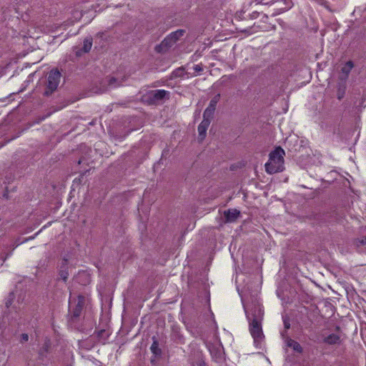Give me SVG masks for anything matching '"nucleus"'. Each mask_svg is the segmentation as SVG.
<instances>
[{
	"instance_id": "7",
	"label": "nucleus",
	"mask_w": 366,
	"mask_h": 366,
	"mask_svg": "<svg viewBox=\"0 0 366 366\" xmlns=\"http://www.w3.org/2000/svg\"><path fill=\"white\" fill-rule=\"evenodd\" d=\"M224 217L227 222H234L239 216V212L237 209H228L224 213Z\"/></svg>"
},
{
	"instance_id": "4",
	"label": "nucleus",
	"mask_w": 366,
	"mask_h": 366,
	"mask_svg": "<svg viewBox=\"0 0 366 366\" xmlns=\"http://www.w3.org/2000/svg\"><path fill=\"white\" fill-rule=\"evenodd\" d=\"M244 308L248 320H262L264 312L262 306L259 303H255L250 311H249V309L244 305Z\"/></svg>"
},
{
	"instance_id": "14",
	"label": "nucleus",
	"mask_w": 366,
	"mask_h": 366,
	"mask_svg": "<svg viewBox=\"0 0 366 366\" xmlns=\"http://www.w3.org/2000/svg\"><path fill=\"white\" fill-rule=\"evenodd\" d=\"M214 111L213 109H209L208 107L205 109L203 114V119L208 120L211 122V119L212 118L213 114Z\"/></svg>"
},
{
	"instance_id": "5",
	"label": "nucleus",
	"mask_w": 366,
	"mask_h": 366,
	"mask_svg": "<svg viewBox=\"0 0 366 366\" xmlns=\"http://www.w3.org/2000/svg\"><path fill=\"white\" fill-rule=\"evenodd\" d=\"M169 92L164 89L152 91L150 93V97L154 102L160 101L166 97H169Z\"/></svg>"
},
{
	"instance_id": "6",
	"label": "nucleus",
	"mask_w": 366,
	"mask_h": 366,
	"mask_svg": "<svg viewBox=\"0 0 366 366\" xmlns=\"http://www.w3.org/2000/svg\"><path fill=\"white\" fill-rule=\"evenodd\" d=\"M210 124L209 121L202 120L198 127L199 138L202 141L206 136V132L209 125Z\"/></svg>"
},
{
	"instance_id": "1",
	"label": "nucleus",
	"mask_w": 366,
	"mask_h": 366,
	"mask_svg": "<svg viewBox=\"0 0 366 366\" xmlns=\"http://www.w3.org/2000/svg\"><path fill=\"white\" fill-rule=\"evenodd\" d=\"M285 152L281 147H277L269 154L268 162L265 164V170L269 174L282 172L284 169V156Z\"/></svg>"
},
{
	"instance_id": "26",
	"label": "nucleus",
	"mask_w": 366,
	"mask_h": 366,
	"mask_svg": "<svg viewBox=\"0 0 366 366\" xmlns=\"http://www.w3.org/2000/svg\"><path fill=\"white\" fill-rule=\"evenodd\" d=\"M284 325L286 330L289 329L290 327L289 322H287L285 319H284Z\"/></svg>"
},
{
	"instance_id": "12",
	"label": "nucleus",
	"mask_w": 366,
	"mask_h": 366,
	"mask_svg": "<svg viewBox=\"0 0 366 366\" xmlns=\"http://www.w3.org/2000/svg\"><path fill=\"white\" fill-rule=\"evenodd\" d=\"M84 297H82V296L78 297V302L76 304V308L75 311L74 312V316L77 317L79 315L80 311L84 305Z\"/></svg>"
},
{
	"instance_id": "22",
	"label": "nucleus",
	"mask_w": 366,
	"mask_h": 366,
	"mask_svg": "<svg viewBox=\"0 0 366 366\" xmlns=\"http://www.w3.org/2000/svg\"><path fill=\"white\" fill-rule=\"evenodd\" d=\"M193 69L196 73H199L203 70L202 66L200 64L194 65Z\"/></svg>"
},
{
	"instance_id": "8",
	"label": "nucleus",
	"mask_w": 366,
	"mask_h": 366,
	"mask_svg": "<svg viewBox=\"0 0 366 366\" xmlns=\"http://www.w3.org/2000/svg\"><path fill=\"white\" fill-rule=\"evenodd\" d=\"M174 44V41H172V37L169 35L162 41V43L159 46L156 47V49L160 51L164 49L171 47Z\"/></svg>"
},
{
	"instance_id": "10",
	"label": "nucleus",
	"mask_w": 366,
	"mask_h": 366,
	"mask_svg": "<svg viewBox=\"0 0 366 366\" xmlns=\"http://www.w3.org/2000/svg\"><path fill=\"white\" fill-rule=\"evenodd\" d=\"M353 67V63L351 61H347L342 67V72L344 74V79H345Z\"/></svg>"
},
{
	"instance_id": "2",
	"label": "nucleus",
	"mask_w": 366,
	"mask_h": 366,
	"mask_svg": "<svg viewBox=\"0 0 366 366\" xmlns=\"http://www.w3.org/2000/svg\"><path fill=\"white\" fill-rule=\"evenodd\" d=\"M249 332L254 339V342L257 347H261V344L264 338L262 329V321L249 320Z\"/></svg>"
},
{
	"instance_id": "9",
	"label": "nucleus",
	"mask_w": 366,
	"mask_h": 366,
	"mask_svg": "<svg viewBox=\"0 0 366 366\" xmlns=\"http://www.w3.org/2000/svg\"><path fill=\"white\" fill-rule=\"evenodd\" d=\"M340 342V338L338 335L336 334H330L327 337L324 339V342L329 345H336L339 344Z\"/></svg>"
},
{
	"instance_id": "15",
	"label": "nucleus",
	"mask_w": 366,
	"mask_h": 366,
	"mask_svg": "<svg viewBox=\"0 0 366 366\" xmlns=\"http://www.w3.org/2000/svg\"><path fill=\"white\" fill-rule=\"evenodd\" d=\"M184 33V31L183 30H177L171 33L169 36L172 37V41H174L175 43L181 36H183Z\"/></svg>"
},
{
	"instance_id": "18",
	"label": "nucleus",
	"mask_w": 366,
	"mask_h": 366,
	"mask_svg": "<svg viewBox=\"0 0 366 366\" xmlns=\"http://www.w3.org/2000/svg\"><path fill=\"white\" fill-rule=\"evenodd\" d=\"M14 298V294L13 293H10L9 297H8V299L6 300V303H5L6 307H10V305L12 303V301H13Z\"/></svg>"
},
{
	"instance_id": "20",
	"label": "nucleus",
	"mask_w": 366,
	"mask_h": 366,
	"mask_svg": "<svg viewBox=\"0 0 366 366\" xmlns=\"http://www.w3.org/2000/svg\"><path fill=\"white\" fill-rule=\"evenodd\" d=\"M345 87L343 86L342 88V87H340L337 90V98L339 99H341L343 98L344 97V94H345Z\"/></svg>"
},
{
	"instance_id": "24",
	"label": "nucleus",
	"mask_w": 366,
	"mask_h": 366,
	"mask_svg": "<svg viewBox=\"0 0 366 366\" xmlns=\"http://www.w3.org/2000/svg\"><path fill=\"white\" fill-rule=\"evenodd\" d=\"M22 342H27L29 340V335L27 334H22L21 336Z\"/></svg>"
},
{
	"instance_id": "21",
	"label": "nucleus",
	"mask_w": 366,
	"mask_h": 366,
	"mask_svg": "<svg viewBox=\"0 0 366 366\" xmlns=\"http://www.w3.org/2000/svg\"><path fill=\"white\" fill-rule=\"evenodd\" d=\"M151 350L153 352V353L154 354H157V350H158V347H157V343L156 342H154L153 344L151 346Z\"/></svg>"
},
{
	"instance_id": "28",
	"label": "nucleus",
	"mask_w": 366,
	"mask_h": 366,
	"mask_svg": "<svg viewBox=\"0 0 366 366\" xmlns=\"http://www.w3.org/2000/svg\"><path fill=\"white\" fill-rule=\"evenodd\" d=\"M359 242L361 244H366V236L364 238L359 240Z\"/></svg>"
},
{
	"instance_id": "29",
	"label": "nucleus",
	"mask_w": 366,
	"mask_h": 366,
	"mask_svg": "<svg viewBox=\"0 0 366 366\" xmlns=\"http://www.w3.org/2000/svg\"><path fill=\"white\" fill-rule=\"evenodd\" d=\"M61 276L62 279H63L64 281H66V279H67V274H66L62 273V274H61Z\"/></svg>"
},
{
	"instance_id": "23",
	"label": "nucleus",
	"mask_w": 366,
	"mask_h": 366,
	"mask_svg": "<svg viewBox=\"0 0 366 366\" xmlns=\"http://www.w3.org/2000/svg\"><path fill=\"white\" fill-rule=\"evenodd\" d=\"M116 81H117V80H116V79H115V78H114V77L111 78V79H109V85H110L111 86H114V87H115V86H119L120 84H115Z\"/></svg>"
},
{
	"instance_id": "16",
	"label": "nucleus",
	"mask_w": 366,
	"mask_h": 366,
	"mask_svg": "<svg viewBox=\"0 0 366 366\" xmlns=\"http://www.w3.org/2000/svg\"><path fill=\"white\" fill-rule=\"evenodd\" d=\"M219 99V94L216 95L209 102V106L207 107L209 109H213L215 111L217 104Z\"/></svg>"
},
{
	"instance_id": "25",
	"label": "nucleus",
	"mask_w": 366,
	"mask_h": 366,
	"mask_svg": "<svg viewBox=\"0 0 366 366\" xmlns=\"http://www.w3.org/2000/svg\"><path fill=\"white\" fill-rule=\"evenodd\" d=\"M75 303H76V300H74V298L72 297L71 296H70L69 301V307H71L72 305L75 304Z\"/></svg>"
},
{
	"instance_id": "11",
	"label": "nucleus",
	"mask_w": 366,
	"mask_h": 366,
	"mask_svg": "<svg viewBox=\"0 0 366 366\" xmlns=\"http://www.w3.org/2000/svg\"><path fill=\"white\" fill-rule=\"evenodd\" d=\"M287 346L290 347H292L294 350L297 352L302 351V347L301 345L296 341L292 340V339H287Z\"/></svg>"
},
{
	"instance_id": "27",
	"label": "nucleus",
	"mask_w": 366,
	"mask_h": 366,
	"mask_svg": "<svg viewBox=\"0 0 366 366\" xmlns=\"http://www.w3.org/2000/svg\"><path fill=\"white\" fill-rule=\"evenodd\" d=\"M74 15H75L74 16L76 19H80L82 16L81 14L79 11H75Z\"/></svg>"
},
{
	"instance_id": "17",
	"label": "nucleus",
	"mask_w": 366,
	"mask_h": 366,
	"mask_svg": "<svg viewBox=\"0 0 366 366\" xmlns=\"http://www.w3.org/2000/svg\"><path fill=\"white\" fill-rule=\"evenodd\" d=\"M99 338H103V341H105L106 339L109 337V332L105 330H101L98 332L97 334Z\"/></svg>"
},
{
	"instance_id": "30",
	"label": "nucleus",
	"mask_w": 366,
	"mask_h": 366,
	"mask_svg": "<svg viewBox=\"0 0 366 366\" xmlns=\"http://www.w3.org/2000/svg\"><path fill=\"white\" fill-rule=\"evenodd\" d=\"M199 366H204L202 363H199Z\"/></svg>"
},
{
	"instance_id": "19",
	"label": "nucleus",
	"mask_w": 366,
	"mask_h": 366,
	"mask_svg": "<svg viewBox=\"0 0 366 366\" xmlns=\"http://www.w3.org/2000/svg\"><path fill=\"white\" fill-rule=\"evenodd\" d=\"M172 74L174 77H180L183 75V69L182 68H179L174 71Z\"/></svg>"
},
{
	"instance_id": "3",
	"label": "nucleus",
	"mask_w": 366,
	"mask_h": 366,
	"mask_svg": "<svg viewBox=\"0 0 366 366\" xmlns=\"http://www.w3.org/2000/svg\"><path fill=\"white\" fill-rule=\"evenodd\" d=\"M60 72L58 70H51L47 77L46 89L45 95H50L58 86L60 80Z\"/></svg>"
},
{
	"instance_id": "13",
	"label": "nucleus",
	"mask_w": 366,
	"mask_h": 366,
	"mask_svg": "<svg viewBox=\"0 0 366 366\" xmlns=\"http://www.w3.org/2000/svg\"><path fill=\"white\" fill-rule=\"evenodd\" d=\"M92 46V39L91 38H86L84 41L83 51L85 53L89 52Z\"/></svg>"
}]
</instances>
